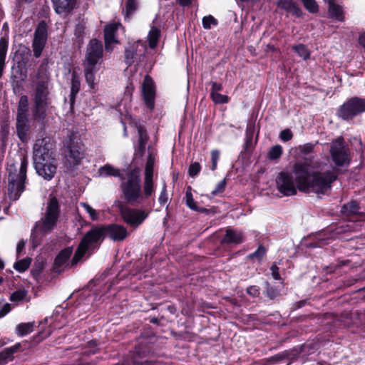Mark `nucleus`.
Segmentation results:
<instances>
[{
    "mask_svg": "<svg viewBox=\"0 0 365 365\" xmlns=\"http://www.w3.org/2000/svg\"><path fill=\"white\" fill-rule=\"evenodd\" d=\"M80 205L84 208L92 220H98L99 219V212L91 207L86 202H81Z\"/></svg>",
    "mask_w": 365,
    "mask_h": 365,
    "instance_id": "nucleus-39",
    "label": "nucleus"
},
{
    "mask_svg": "<svg viewBox=\"0 0 365 365\" xmlns=\"http://www.w3.org/2000/svg\"><path fill=\"white\" fill-rule=\"evenodd\" d=\"M282 154V148L279 145H276L272 147L268 152V157L271 160H276L279 158Z\"/></svg>",
    "mask_w": 365,
    "mask_h": 365,
    "instance_id": "nucleus-40",
    "label": "nucleus"
},
{
    "mask_svg": "<svg viewBox=\"0 0 365 365\" xmlns=\"http://www.w3.org/2000/svg\"><path fill=\"white\" fill-rule=\"evenodd\" d=\"M73 252L72 247H67L61 250L56 256L54 261V269L56 272H60L66 265Z\"/></svg>",
    "mask_w": 365,
    "mask_h": 365,
    "instance_id": "nucleus-18",
    "label": "nucleus"
},
{
    "mask_svg": "<svg viewBox=\"0 0 365 365\" xmlns=\"http://www.w3.org/2000/svg\"><path fill=\"white\" fill-rule=\"evenodd\" d=\"M217 24V21L212 16L208 15L207 16L203 17L202 19V26L205 29H210L212 26H216Z\"/></svg>",
    "mask_w": 365,
    "mask_h": 365,
    "instance_id": "nucleus-41",
    "label": "nucleus"
},
{
    "mask_svg": "<svg viewBox=\"0 0 365 365\" xmlns=\"http://www.w3.org/2000/svg\"><path fill=\"white\" fill-rule=\"evenodd\" d=\"M359 43L365 48V31L359 35Z\"/></svg>",
    "mask_w": 365,
    "mask_h": 365,
    "instance_id": "nucleus-58",
    "label": "nucleus"
},
{
    "mask_svg": "<svg viewBox=\"0 0 365 365\" xmlns=\"http://www.w3.org/2000/svg\"><path fill=\"white\" fill-rule=\"evenodd\" d=\"M84 34V29L82 26H77L75 30V35L76 38L78 39V41L81 42L83 40Z\"/></svg>",
    "mask_w": 365,
    "mask_h": 365,
    "instance_id": "nucleus-52",
    "label": "nucleus"
},
{
    "mask_svg": "<svg viewBox=\"0 0 365 365\" xmlns=\"http://www.w3.org/2000/svg\"><path fill=\"white\" fill-rule=\"evenodd\" d=\"M34 168L37 174L46 180H51L57 170V160L56 158H48L34 160Z\"/></svg>",
    "mask_w": 365,
    "mask_h": 365,
    "instance_id": "nucleus-11",
    "label": "nucleus"
},
{
    "mask_svg": "<svg viewBox=\"0 0 365 365\" xmlns=\"http://www.w3.org/2000/svg\"><path fill=\"white\" fill-rule=\"evenodd\" d=\"M314 147L315 144L312 143L300 145L295 148L296 155L297 157L304 158L305 160H312L314 158L312 155L314 153Z\"/></svg>",
    "mask_w": 365,
    "mask_h": 365,
    "instance_id": "nucleus-19",
    "label": "nucleus"
},
{
    "mask_svg": "<svg viewBox=\"0 0 365 365\" xmlns=\"http://www.w3.org/2000/svg\"><path fill=\"white\" fill-rule=\"evenodd\" d=\"M200 169L201 166L199 163H193L189 167L188 173L191 177H195L200 173Z\"/></svg>",
    "mask_w": 365,
    "mask_h": 365,
    "instance_id": "nucleus-46",
    "label": "nucleus"
},
{
    "mask_svg": "<svg viewBox=\"0 0 365 365\" xmlns=\"http://www.w3.org/2000/svg\"><path fill=\"white\" fill-rule=\"evenodd\" d=\"M158 200L160 205H165L168 201V195L165 184H164L163 186L162 191L160 195Z\"/></svg>",
    "mask_w": 365,
    "mask_h": 365,
    "instance_id": "nucleus-50",
    "label": "nucleus"
},
{
    "mask_svg": "<svg viewBox=\"0 0 365 365\" xmlns=\"http://www.w3.org/2000/svg\"><path fill=\"white\" fill-rule=\"evenodd\" d=\"M31 263V258L26 257L16 261L14 264V268L19 272H24L29 267Z\"/></svg>",
    "mask_w": 365,
    "mask_h": 365,
    "instance_id": "nucleus-34",
    "label": "nucleus"
},
{
    "mask_svg": "<svg viewBox=\"0 0 365 365\" xmlns=\"http://www.w3.org/2000/svg\"><path fill=\"white\" fill-rule=\"evenodd\" d=\"M142 94L146 106L153 110L155 106V86L149 76H145L142 83Z\"/></svg>",
    "mask_w": 365,
    "mask_h": 365,
    "instance_id": "nucleus-15",
    "label": "nucleus"
},
{
    "mask_svg": "<svg viewBox=\"0 0 365 365\" xmlns=\"http://www.w3.org/2000/svg\"><path fill=\"white\" fill-rule=\"evenodd\" d=\"M9 46L8 38L1 37L0 38V78L2 76L3 70L5 66V59Z\"/></svg>",
    "mask_w": 365,
    "mask_h": 365,
    "instance_id": "nucleus-27",
    "label": "nucleus"
},
{
    "mask_svg": "<svg viewBox=\"0 0 365 365\" xmlns=\"http://www.w3.org/2000/svg\"><path fill=\"white\" fill-rule=\"evenodd\" d=\"M37 83L34 91L32 115L36 120H43L51 104L48 91V74L46 66L41 65L36 75Z\"/></svg>",
    "mask_w": 365,
    "mask_h": 365,
    "instance_id": "nucleus-3",
    "label": "nucleus"
},
{
    "mask_svg": "<svg viewBox=\"0 0 365 365\" xmlns=\"http://www.w3.org/2000/svg\"><path fill=\"white\" fill-rule=\"evenodd\" d=\"M324 1H327V2H328V3H329V4L330 3H333V2H334V0H324Z\"/></svg>",
    "mask_w": 365,
    "mask_h": 365,
    "instance_id": "nucleus-64",
    "label": "nucleus"
},
{
    "mask_svg": "<svg viewBox=\"0 0 365 365\" xmlns=\"http://www.w3.org/2000/svg\"><path fill=\"white\" fill-rule=\"evenodd\" d=\"M155 161V155L149 153L145 168L144 190L146 195H152L155 190L153 181Z\"/></svg>",
    "mask_w": 365,
    "mask_h": 365,
    "instance_id": "nucleus-16",
    "label": "nucleus"
},
{
    "mask_svg": "<svg viewBox=\"0 0 365 365\" xmlns=\"http://www.w3.org/2000/svg\"><path fill=\"white\" fill-rule=\"evenodd\" d=\"M122 191L125 200L132 205L140 204L151 195H146L144 189L142 192L140 172L136 169L131 170L128 178L122 183Z\"/></svg>",
    "mask_w": 365,
    "mask_h": 365,
    "instance_id": "nucleus-7",
    "label": "nucleus"
},
{
    "mask_svg": "<svg viewBox=\"0 0 365 365\" xmlns=\"http://www.w3.org/2000/svg\"><path fill=\"white\" fill-rule=\"evenodd\" d=\"M139 45H140L144 51H146L147 46L144 43H142L141 41H137L135 44L130 46L128 48L125 49V60L128 65H131L134 62V59L137 56V51L135 50V46L138 47Z\"/></svg>",
    "mask_w": 365,
    "mask_h": 365,
    "instance_id": "nucleus-21",
    "label": "nucleus"
},
{
    "mask_svg": "<svg viewBox=\"0 0 365 365\" xmlns=\"http://www.w3.org/2000/svg\"><path fill=\"white\" fill-rule=\"evenodd\" d=\"M56 11L58 14L73 8L74 0H53Z\"/></svg>",
    "mask_w": 365,
    "mask_h": 365,
    "instance_id": "nucleus-29",
    "label": "nucleus"
},
{
    "mask_svg": "<svg viewBox=\"0 0 365 365\" xmlns=\"http://www.w3.org/2000/svg\"><path fill=\"white\" fill-rule=\"evenodd\" d=\"M99 175L101 177H108V176H120V171L118 169L111 166L110 165H105L101 167L99 170Z\"/></svg>",
    "mask_w": 365,
    "mask_h": 365,
    "instance_id": "nucleus-32",
    "label": "nucleus"
},
{
    "mask_svg": "<svg viewBox=\"0 0 365 365\" xmlns=\"http://www.w3.org/2000/svg\"><path fill=\"white\" fill-rule=\"evenodd\" d=\"M24 247H25V242L24 241H19L16 246L17 257H19L21 252L24 250Z\"/></svg>",
    "mask_w": 365,
    "mask_h": 365,
    "instance_id": "nucleus-56",
    "label": "nucleus"
},
{
    "mask_svg": "<svg viewBox=\"0 0 365 365\" xmlns=\"http://www.w3.org/2000/svg\"><path fill=\"white\" fill-rule=\"evenodd\" d=\"M65 164L72 168L81 163L84 158V146L78 140L69 139L64 151Z\"/></svg>",
    "mask_w": 365,
    "mask_h": 365,
    "instance_id": "nucleus-9",
    "label": "nucleus"
},
{
    "mask_svg": "<svg viewBox=\"0 0 365 365\" xmlns=\"http://www.w3.org/2000/svg\"><path fill=\"white\" fill-rule=\"evenodd\" d=\"M29 99L26 96H22L19 101L16 119H28Z\"/></svg>",
    "mask_w": 365,
    "mask_h": 365,
    "instance_id": "nucleus-23",
    "label": "nucleus"
},
{
    "mask_svg": "<svg viewBox=\"0 0 365 365\" xmlns=\"http://www.w3.org/2000/svg\"><path fill=\"white\" fill-rule=\"evenodd\" d=\"M253 130H254L253 125H252L251 124L247 125V128L246 130L247 142H248L249 140H252Z\"/></svg>",
    "mask_w": 365,
    "mask_h": 365,
    "instance_id": "nucleus-54",
    "label": "nucleus"
},
{
    "mask_svg": "<svg viewBox=\"0 0 365 365\" xmlns=\"http://www.w3.org/2000/svg\"><path fill=\"white\" fill-rule=\"evenodd\" d=\"M225 185L226 183L225 180L219 182L216 185V187L212 191V195L215 196L222 192L225 188Z\"/></svg>",
    "mask_w": 365,
    "mask_h": 365,
    "instance_id": "nucleus-49",
    "label": "nucleus"
},
{
    "mask_svg": "<svg viewBox=\"0 0 365 365\" xmlns=\"http://www.w3.org/2000/svg\"><path fill=\"white\" fill-rule=\"evenodd\" d=\"M293 176L285 172L279 173L276 178L278 191L284 196L297 194V190L303 192H313L324 194L336 180L335 175L330 170H318L307 163H296L293 168Z\"/></svg>",
    "mask_w": 365,
    "mask_h": 365,
    "instance_id": "nucleus-1",
    "label": "nucleus"
},
{
    "mask_svg": "<svg viewBox=\"0 0 365 365\" xmlns=\"http://www.w3.org/2000/svg\"><path fill=\"white\" fill-rule=\"evenodd\" d=\"M33 323H22L17 326L16 331L19 335L24 336L33 330Z\"/></svg>",
    "mask_w": 365,
    "mask_h": 365,
    "instance_id": "nucleus-37",
    "label": "nucleus"
},
{
    "mask_svg": "<svg viewBox=\"0 0 365 365\" xmlns=\"http://www.w3.org/2000/svg\"><path fill=\"white\" fill-rule=\"evenodd\" d=\"M20 347V344H16L15 345L6 348L4 351L0 353V363L6 364L11 361L14 358V354L16 353Z\"/></svg>",
    "mask_w": 365,
    "mask_h": 365,
    "instance_id": "nucleus-24",
    "label": "nucleus"
},
{
    "mask_svg": "<svg viewBox=\"0 0 365 365\" xmlns=\"http://www.w3.org/2000/svg\"><path fill=\"white\" fill-rule=\"evenodd\" d=\"M266 252H267L266 248L262 245H259L258 247L257 250L255 252H254L253 253L250 254L248 256V257L251 259L255 258L259 261L265 255Z\"/></svg>",
    "mask_w": 365,
    "mask_h": 365,
    "instance_id": "nucleus-42",
    "label": "nucleus"
},
{
    "mask_svg": "<svg viewBox=\"0 0 365 365\" xmlns=\"http://www.w3.org/2000/svg\"><path fill=\"white\" fill-rule=\"evenodd\" d=\"M103 46L96 39L90 41L83 61V73L86 81L91 89L97 85L96 74L103 62Z\"/></svg>",
    "mask_w": 365,
    "mask_h": 365,
    "instance_id": "nucleus-5",
    "label": "nucleus"
},
{
    "mask_svg": "<svg viewBox=\"0 0 365 365\" xmlns=\"http://www.w3.org/2000/svg\"><path fill=\"white\" fill-rule=\"evenodd\" d=\"M28 161L25 158H21L19 169L14 164L8 165V197L11 200H18L24 190V183L26 178Z\"/></svg>",
    "mask_w": 365,
    "mask_h": 365,
    "instance_id": "nucleus-6",
    "label": "nucleus"
},
{
    "mask_svg": "<svg viewBox=\"0 0 365 365\" xmlns=\"http://www.w3.org/2000/svg\"><path fill=\"white\" fill-rule=\"evenodd\" d=\"M178 2L181 6H188L189 4H190L192 2V0H178Z\"/></svg>",
    "mask_w": 365,
    "mask_h": 365,
    "instance_id": "nucleus-59",
    "label": "nucleus"
},
{
    "mask_svg": "<svg viewBox=\"0 0 365 365\" xmlns=\"http://www.w3.org/2000/svg\"><path fill=\"white\" fill-rule=\"evenodd\" d=\"M13 89H14V93H19V92H20V89H19V87H17V86H14V88H13Z\"/></svg>",
    "mask_w": 365,
    "mask_h": 365,
    "instance_id": "nucleus-60",
    "label": "nucleus"
},
{
    "mask_svg": "<svg viewBox=\"0 0 365 365\" xmlns=\"http://www.w3.org/2000/svg\"><path fill=\"white\" fill-rule=\"evenodd\" d=\"M270 270L272 276L274 279L279 280L281 279L279 273V267L276 264H272L270 267Z\"/></svg>",
    "mask_w": 365,
    "mask_h": 365,
    "instance_id": "nucleus-51",
    "label": "nucleus"
},
{
    "mask_svg": "<svg viewBox=\"0 0 365 365\" xmlns=\"http://www.w3.org/2000/svg\"><path fill=\"white\" fill-rule=\"evenodd\" d=\"M128 235L127 229L118 224H110L91 230L82 239L72 259V264H76L87 252L95 249L102 237H108L113 241H123Z\"/></svg>",
    "mask_w": 365,
    "mask_h": 365,
    "instance_id": "nucleus-2",
    "label": "nucleus"
},
{
    "mask_svg": "<svg viewBox=\"0 0 365 365\" xmlns=\"http://www.w3.org/2000/svg\"><path fill=\"white\" fill-rule=\"evenodd\" d=\"M359 209L358 203L355 201H351L343 206L342 212L346 215H353L357 213Z\"/></svg>",
    "mask_w": 365,
    "mask_h": 365,
    "instance_id": "nucleus-36",
    "label": "nucleus"
},
{
    "mask_svg": "<svg viewBox=\"0 0 365 365\" xmlns=\"http://www.w3.org/2000/svg\"><path fill=\"white\" fill-rule=\"evenodd\" d=\"M4 267V263L2 259L0 258V269H3Z\"/></svg>",
    "mask_w": 365,
    "mask_h": 365,
    "instance_id": "nucleus-62",
    "label": "nucleus"
},
{
    "mask_svg": "<svg viewBox=\"0 0 365 365\" xmlns=\"http://www.w3.org/2000/svg\"><path fill=\"white\" fill-rule=\"evenodd\" d=\"M220 158V153L218 150H213L211 152V159H212V170H214L216 169L217 163Z\"/></svg>",
    "mask_w": 365,
    "mask_h": 365,
    "instance_id": "nucleus-48",
    "label": "nucleus"
},
{
    "mask_svg": "<svg viewBox=\"0 0 365 365\" xmlns=\"http://www.w3.org/2000/svg\"><path fill=\"white\" fill-rule=\"evenodd\" d=\"M210 96H211L212 100L215 103H219V104L227 103L229 102V100H230V98L227 96L222 95L219 93H210Z\"/></svg>",
    "mask_w": 365,
    "mask_h": 365,
    "instance_id": "nucleus-43",
    "label": "nucleus"
},
{
    "mask_svg": "<svg viewBox=\"0 0 365 365\" xmlns=\"http://www.w3.org/2000/svg\"><path fill=\"white\" fill-rule=\"evenodd\" d=\"M277 6L297 16H300L301 10L293 0H278Z\"/></svg>",
    "mask_w": 365,
    "mask_h": 365,
    "instance_id": "nucleus-22",
    "label": "nucleus"
},
{
    "mask_svg": "<svg viewBox=\"0 0 365 365\" xmlns=\"http://www.w3.org/2000/svg\"><path fill=\"white\" fill-rule=\"evenodd\" d=\"M160 36V30L155 26H151L147 36L150 48L154 49L157 46Z\"/></svg>",
    "mask_w": 365,
    "mask_h": 365,
    "instance_id": "nucleus-26",
    "label": "nucleus"
},
{
    "mask_svg": "<svg viewBox=\"0 0 365 365\" xmlns=\"http://www.w3.org/2000/svg\"><path fill=\"white\" fill-rule=\"evenodd\" d=\"M137 6L136 0H127L126 7L125 11V19L129 18V16L135 10Z\"/></svg>",
    "mask_w": 365,
    "mask_h": 365,
    "instance_id": "nucleus-44",
    "label": "nucleus"
},
{
    "mask_svg": "<svg viewBox=\"0 0 365 365\" xmlns=\"http://www.w3.org/2000/svg\"><path fill=\"white\" fill-rule=\"evenodd\" d=\"M222 89V86L221 83H218L216 82L212 83V88L210 93H219Z\"/></svg>",
    "mask_w": 365,
    "mask_h": 365,
    "instance_id": "nucleus-55",
    "label": "nucleus"
},
{
    "mask_svg": "<svg viewBox=\"0 0 365 365\" xmlns=\"http://www.w3.org/2000/svg\"><path fill=\"white\" fill-rule=\"evenodd\" d=\"M16 130L19 138L24 140L26 136L28 119H16Z\"/></svg>",
    "mask_w": 365,
    "mask_h": 365,
    "instance_id": "nucleus-33",
    "label": "nucleus"
},
{
    "mask_svg": "<svg viewBox=\"0 0 365 365\" xmlns=\"http://www.w3.org/2000/svg\"><path fill=\"white\" fill-rule=\"evenodd\" d=\"M120 215L127 224L138 227L147 218L148 213L142 210L122 207Z\"/></svg>",
    "mask_w": 365,
    "mask_h": 365,
    "instance_id": "nucleus-14",
    "label": "nucleus"
},
{
    "mask_svg": "<svg viewBox=\"0 0 365 365\" xmlns=\"http://www.w3.org/2000/svg\"><path fill=\"white\" fill-rule=\"evenodd\" d=\"M135 127L138 133V151L143 153L145 148V145L148 140V137L146 134V131L144 128L139 125H138L136 123H135Z\"/></svg>",
    "mask_w": 365,
    "mask_h": 365,
    "instance_id": "nucleus-28",
    "label": "nucleus"
},
{
    "mask_svg": "<svg viewBox=\"0 0 365 365\" xmlns=\"http://www.w3.org/2000/svg\"><path fill=\"white\" fill-rule=\"evenodd\" d=\"M329 15L331 18L339 21L344 20V11L341 6L334 2L329 4Z\"/></svg>",
    "mask_w": 365,
    "mask_h": 365,
    "instance_id": "nucleus-25",
    "label": "nucleus"
},
{
    "mask_svg": "<svg viewBox=\"0 0 365 365\" xmlns=\"http://www.w3.org/2000/svg\"><path fill=\"white\" fill-rule=\"evenodd\" d=\"M120 26L121 25L119 23H112L106 26L104 29V39L107 51H111L113 46L118 43V41L115 38V32Z\"/></svg>",
    "mask_w": 365,
    "mask_h": 365,
    "instance_id": "nucleus-17",
    "label": "nucleus"
},
{
    "mask_svg": "<svg viewBox=\"0 0 365 365\" xmlns=\"http://www.w3.org/2000/svg\"><path fill=\"white\" fill-rule=\"evenodd\" d=\"M292 49L299 57L304 60L308 59L310 56V51L307 48V46L303 44L293 46Z\"/></svg>",
    "mask_w": 365,
    "mask_h": 365,
    "instance_id": "nucleus-35",
    "label": "nucleus"
},
{
    "mask_svg": "<svg viewBox=\"0 0 365 365\" xmlns=\"http://www.w3.org/2000/svg\"><path fill=\"white\" fill-rule=\"evenodd\" d=\"M60 214L58 202L56 197L48 200L43 217L36 222L31 234L34 247L38 246L43 237L50 233L56 227Z\"/></svg>",
    "mask_w": 365,
    "mask_h": 365,
    "instance_id": "nucleus-4",
    "label": "nucleus"
},
{
    "mask_svg": "<svg viewBox=\"0 0 365 365\" xmlns=\"http://www.w3.org/2000/svg\"><path fill=\"white\" fill-rule=\"evenodd\" d=\"M223 241L227 243L237 245L245 241V237L241 231L229 229L226 231Z\"/></svg>",
    "mask_w": 365,
    "mask_h": 365,
    "instance_id": "nucleus-20",
    "label": "nucleus"
},
{
    "mask_svg": "<svg viewBox=\"0 0 365 365\" xmlns=\"http://www.w3.org/2000/svg\"><path fill=\"white\" fill-rule=\"evenodd\" d=\"M47 31L48 26L46 23L44 21L39 22L35 30L32 43L34 55L36 58L41 56L46 45L48 37Z\"/></svg>",
    "mask_w": 365,
    "mask_h": 365,
    "instance_id": "nucleus-13",
    "label": "nucleus"
},
{
    "mask_svg": "<svg viewBox=\"0 0 365 365\" xmlns=\"http://www.w3.org/2000/svg\"><path fill=\"white\" fill-rule=\"evenodd\" d=\"M54 157V144L50 138L46 137L36 140L34 145V160L38 158L43 159Z\"/></svg>",
    "mask_w": 365,
    "mask_h": 365,
    "instance_id": "nucleus-12",
    "label": "nucleus"
},
{
    "mask_svg": "<svg viewBox=\"0 0 365 365\" xmlns=\"http://www.w3.org/2000/svg\"><path fill=\"white\" fill-rule=\"evenodd\" d=\"M304 7L311 13H315L318 10V6L314 0H302Z\"/></svg>",
    "mask_w": 365,
    "mask_h": 365,
    "instance_id": "nucleus-45",
    "label": "nucleus"
},
{
    "mask_svg": "<svg viewBox=\"0 0 365 365\" xmlns=\"http://www.w3.org/2000/svg\"><path fill=\"white\" fill-rule=\"evenodd\" d=\"M11 309V304L6 303L5 304L2 308L0 309V317H4L6 314H8Z\"/></svg>",
    "mask_w": 365,
    "mask_h": 365,
    "instance_id": "nucleus-53",
    "label": "nucleus"
},
{
    "mask_svg": "<svg viewBox=\"0 0 365 365\" xmlns=\"http://www.w3.org/2000/svg\"><path fill=\"white\" fill-rule=\"evenodd\" d=\"M122 123L123 124V125H125V122L122 120ZM124 135L126 136L127 135V132H126V127L124 126Z\"/></svg>",
    "mask_w": 365,
    "mask_h": 365,
    "instance_id": "nucleus-63",
    "label": "nucleus"
},
{
    "mask_svg": "<svg viewBox=\"0 0 365 365\" xmlns=\"http://www.w3.org/2000/svg\"><path fill=\"white\" fill-rule=\"evenodd\" d=\"M158 319L157 318H153L150 319V322L153 323V324H156L158 323Z\"/></svg>",
    "mask_w": 365,
    "mask_h": 365,
    "instance_id": "nucleus-61",
    "label": "nucleus"
},
{
    "mask_svg": "<svg viewBox=\"0 0 365 365\" xmlns=\"http://www.w3.org/2000/svg\"><path fill=\"white\" fill-rule=\"evenodd\" d=\"M247 292H248V294H250L252 296H256V295L259 294V289H257V287L252 286V287H250L247 289Z\"/></svg>",
    "mask_w": 365,
    "mask_h": 365,
    "instance_id": "nucleus-57",
    "label": "nucleus"
},
{
    "mask_svg": "<svg viewBox=\"0 0 365 365\" xmlns=\"http://www.w3.org/2000/svg\"><path fill=\"white\" fill-rule=\"evenodd\" d=\"M365 112V98L353 97L339 108L337 115L344 120H351L355 116Z\"/></svg>",
    "mask_w": 365,
    "mask_h": 365,
    "instance_id": "nucleus-8",
    "label": "nucleus"
},
{
    "mask_svg": "<svg viewBox=\"0 0 365 365\" xmlns=\"http://www.w3.org/2000/svg\"><path fill=\"white\" fill-rule=\"evenodd\" d=\"M293 137V134L289 129H284L281 131L279 138L282 141L287 142L291 140Z\"/></svg>",
    "mask_w": 365,
    "mask_h": 365,
    "instance_id": "nucleus-47",
    "label": "nucleus"
},
{
    "mask_svg": "<svg viewBox=\"0 0 365 365\" xmlns=\"http://www.w3.org/2000/svg\"><path fill=\"white\" fill-rule=\"evenodd\" d=\"M10 300L14 302L19 303L23 301H29L30 297H28V292L26 289H19L11 294Z\"/></svg>",
    "mask_w": 365,
    "mask_h": 365,
    "instance_id": "nucleus-31",
    "label": "nucleus"
},
{
    "mask_svg": "<svg viewBox=\"0 0 365 365\" xmlns=\"http://www.w3.org/2000/svg\"><path fill=\"white\" fill-rule=\"evenodd\" d=\"M81 82L78 76L76 73H73L71 87V97H74L80 91Z\"/></svg>",
    "mask_w": 365,
    "mask_h": 365,
    "instance_id": "nucleus-38",
    "label": "nucleus"
},
{
    "mask_svg": "<svg viewBox=\"0 0 365 365\" xmlns=\"http://www.w3.org/2000/svg\"><path fill=\"white\" fill-rule=\"evenodd\" d=\"M185 203H186V205L192 210L202 212L206 211L205 208L200 207L197 205L196 202H195V200L193 199L190 187H188L186 190Z\"/></svg>",
    "mask_w": 365,
    "mask_h": 365,
    "instance_id": "nucleus-30",
    "label": "nucleus"
},
{
    "mask_svg": "<svg viewBox=\"0 0 365 365\" xmlns=\"http://www.w3.org/2000/svg\"><path fill=\"white\" fill-rule=\"evenodd\" d=\"M331 159L336 166H348L350 163L349 149L344 139L339 137L334 140L330 147Z\"/></svg>",
    "mask_w": 365,
    "mask_h": 365,
    "instance_id": "nucleus-10",
    "label": "nucleus"
}]
</instances>
